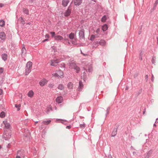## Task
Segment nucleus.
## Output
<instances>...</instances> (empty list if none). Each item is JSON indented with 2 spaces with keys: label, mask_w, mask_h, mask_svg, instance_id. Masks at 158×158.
Masks as SVG:
<instances>
[{
  "label": "nucleus",
  "mask_w": 158,
  "mask_h": 158,
  "mask_svg": "<svg viewBox=\"0 0 158 158\" xmlns=\"http://www.w3.org/2000/svg\"><path fill=\"white\" fill-rule=\"evenodd\" d=\"M71 68L73 69L76 70V73H78L80 70V68L77 66L74 62H71L69 63Z\"/></svg>",
  "instance_id": "nucleus-1"
},
{
  "label": "nucleus",
  "mask_w": 158,
  "mask_h": 158,
  "mask_svg": "<svg viewBox=\"0 0 158 158\" xmlns=\"http://www.w3.org/2000/svg\"><path fill=\"white\" fill-rule=\"evenodd\" d=\"M72 9L71 8L70 5L69 6L67 9L64 12V16L66 17H68L70 16L71 13Z\"/></svg>",
  "instance_id": "nucleus-2"
},
{
  "label": "nucleus",
  "mask_w": 158,
  "mask_h": 158,
  "mask_svg": "<svg viewBox=\"0 0 158 158\" xmlns=\"http://www.w3.org/2000/svg\"><path fill=\"white\" fill-rule=\"evenodd\" d=\"M61 61V60L58 59H56L51 60V65L52 66H56L57 64Z\"/></svg>",
  "instance_id": "nucleus-3"
},
{
  "label": "nucleus",
  "mask_w": 158,
  "mask_h": 158,
  "mask_svg": "<svg viewBox=\"0 0 158 158\" xmlns=\"http://www.w3.org/2000/svg\"><path fill=\"white\" fill-rule=\"evenodd\" d=\"M79 36L80 40H84L85 39V30L84 29H82L80 31L79 33Z\"/></svg>",
  "instance_id": "nucleus-4"
},
{
  "label": "nucleus",
  "mask_w": 158,
  "mask_h": 158,
  "mask_svg": "<svg viewBox=\"0 0 158 158\" xmlns=\"http://www.w3.org/2000/svg\"><path fill=\"white\" fill-rule=\"evenodd\" d=\"M82 0H72L71 3L73 2L74 5L76 6H79L82 3Z\"/></svg>",
  "instance_id": "nucleus-5"
},
{
  "label": "nucleus",
  "mask_w": 158,
  "mask_h": 158,
  "mask_svg": "<svg viewBox=\"0 0 158 158\" xmlns=\"http://www.w3.org/2000/svg\"><path fill=\"white\" fill-rule=\"evenodd\" d=\"M48 82V81L46 79L43 78L39 82V84L41 86H43L46 84Z\"/></svg>",
  "instance_id": "nucleus-6"
},
{
  "label": "nucleus",
  "mask_w": 158,
  "mask_h": 158,
  "mask_svg": "<svg viewBox=\"0 0 158 158\" xmlns=\"http://www.w3.org/2000/svg\"><path fill=\"white\" fill-rule=\"evenodd\" d=\"M63 37L60 35H57L56 36L54 40L57 41L62 42L64 40Z\"/></svg>",
  "instance_id": "nucleus-7"
},
{
  "label": "nucleus",
  "mask_w": 158,
  "mask_h": 158,
  "mask_svg": "<svg viewBox=\"0 0 158 158\" xmlns=\"http://www.w3.org/2000/svg\"><path fill=\"white\" fill-rule=\"evenodd\" d=\"M119 125L116 126V127L114 128L111 134L112 137H114L117 134V129Z\"/></svg>",
  "instance_id": "nucleus-8"
},
{
  "label": "nucleus",
  "mask_w": 158,
  "mask_h": 158,
  "mask_svg": "<svg viewBox=\"0 0 158 158\" xmlns=\"http://www.w3.org/2000/svg\"><path fill=\"white\" fill-rule=\"evenodd\" d=\"M152 151L151 150H150L148 152L145 154L144 156V158H149V156L151 155L152 153Z\"/></svg>",
  "instance_id": "nucleus-9"
},
{
  "label": "nucleus",
  "mask_w": 158,
  "mask_h": 158,
  "mask_svg": "<svg viewBox=\"0 0 158 158\" xmlns=\"http://www.w3.org/2000/svg\"><path fill=\"white\" fill-rule=\"evenodd\" d=\"M83 87V85L81 81H80L79 82V86L77 88V90L79 91H81Z\"/></svg>",
  "instance_id": "nucleus-10"
},
{
  "label": "nucleus",
  "mask_w": 158,
  "mask_h": 158,
  "mask_svg": "<svg viewBox=\"0 0 158 158\" xmlns=\"http://www.w3.org/2000/svg\"><path fill=\"white\" fill-rule=\"evenodd\" d=\"M3 123L5 125V127L7 129H9L10 127V124L8 123L6 121H4L3 122Z\"/></svg>",
  "instance_id": "nucleus-11"
},
{
  "label": "nucleus",
  "mask_w": 158,
  "mask_h": 158,
  "mask_svg": "<svg viewBox=\"0 0 158 158\" xmlns=\"http://www.w3.org/2000/svg\"><path fill=\"white\" fill-rule=\"evenodd\" d=\"M63 100V98L62 96L57 97L56 99V101L58 103H61Z\"/></svg>",
  "instance_id": "nucleus-12"
},
{
  "label": "nucleus",
  "mask_w": 158,
  "mask_h": 158,
  "mask_svg": "<svg viewBox=\"0 0 158 158\" xmlns=\"http://www.w3.org/2000/svg\"><path fill=\"white\" fill-rule=\"evenodd\" d=\"M6 35L4 32H1L0 33V39L4 40L6 39Z\"/></svg>",
  "instance_id": "nucleus-13"
},
{
  "label": "nucleus",
  "mask_w": 158,
  "mask_h": 158,
  "mask_svg": "<svg viewBox=\"0 0 158 158\" xmlns=\"http://www.w3.org/2000/svg\"><path fill=\"white\" fill-rule=\"evenodd\" d=\"M69 2V0H62V4L63 6L65 7L67 6Z\"/></svg>",
  "instance_id": "nucleus-14"
},
{
  "label": "nucleus",
  "mask_w": 158,
  "mask_h": 158,
  "mask_svg": "<svg viewBox=\"0 0 158 158\" xmlns=\"http://www.w3.org/2000/svg\"><path fill=\"white\" fill-rule=\"evenodd\" d=\"M57 72L59 76V77L61 78H63L64 77L63 73L62 71L60 69L58 70L57 71Z\"/></svg>",
  "instance_id": "nucleus-15"
},
{
  "label": "nucleus",
  "mask_w": 158,
  "mask_h": 158,
  "mask_svg": "<svg viewBox=\"0 0 158 158\" xmlns=\"http://www.w3.org/2000/svg\"><path fill=\"white\" fill-rule=\"evenodd\" d=\"M2 60L6 61L7 59V55L6 53H3L1 55Z\"/></svg>",
  "instance_id": "nucleus-16"
},
{
  "label": "nucleus",
  "mask_w": 158,
  "mask_h": 158,
  "mask_svg": "<svg viewBox=\"0 0 158 158\" xmlns=\"http://www.w3.org/2000/svg\"><path fill=\"white\" fill-rule=\"evenodd\" d=\"M16 156H19V157H23L24 156L23 153L21 150H20L18 151Z\"/></svg>",
  "instance_id": "nucleus-17"
},
{
  "label": "nucleus",
  "mask_w": 158,
  "mask_h": 158,
  "mask_svg": "<svg viewBox=\"0 0 158 158\" xmlns=\"http://www.w3.org/2000/svg\"><path fill=\"white\" fill-rule=\"evenodd\" d=\"M108 28V26L107 24H104L102 27V30L103 31L107 30Z\"/></svg>",
  "instance_id": "nucleus-18"
},
{
  "label": "nucleus",
  "mask_w": 158,
  "mask_h": 158,
  "mask_svg": "<svg viewBox=\"0 0 158 158\" xmlns=\"http://www.w3.org/2000/svg\"><path fill=\"white\" fill-rule=\"evenodd\" d=\"M75 34L74 33L71 32L70 34L68 35V37L71 40H73L74 38Z\"/></svg>",
  "instance_id": "nucleus-19"
},
{
  "label": "nucleus",
  "mask_w": 158,
  "mask_h": 158,
  "mask_svg": "<svg viewBox=\"0 0 158 158\" xmlns=\"http://www.w3.org/2000/svg\"><path fill=\"white\" fill-rule=\"evenodd\" d=\"M31 68H27V67H26V69H25V74L26 75H27L29 74V73L31 71Z\"/></svg>",
  "instance_id": "nucleus-20"
},
{
  "label": "nucleus",
  "mask_w": 158,
  "mask_h": 158,
  "mask_svg": "<svg viewBox=\"0 0 158 158\" xmlns=\"http://www.w3.org/2000/svg\"><path fill=\"white\" fill-rule=\"evenodd\" d=\"M32 63L31 62L29 61L27 63L26 67L29 68H31Z\"/></svg>",
  "instance_id": "nucleus-21"
},
{
  "label": "nucleus",
  "mask_w": 158,
  "mask_h": 158,
  "mask_svg": "<svg viewBox=\"0 0 158 158\" xmlns=\"http://www.w3.org/2000/svg\"><path fill=\"white\" fill-rule=\"evenodd\" d=\"M107 16L106 15H104L101 18V21L102 22H105L107 19Z\"/></svg>",
  "instance_id": "nucleus-22"
},
{
  "label": "nucleus",
  "mask_w": 158,
  "mask_h": 158,
  "mask_svg": "<svg viewBox=\"0 0 158 158\" xmlns=\"http://www.w3.org/2000/svg\"><path fill=\"white\" fill-rule=\"evenodd\" d=\"M106 42L104 40H99V45L101 46H104L106 44Z\"/></svg>",
  "instance_id": "nucleus-23"
},
{
  "label": "nucleus",
  "mask_w": 158,
  "mask_h": 158,
  "mask_svg": "<svg viewBox=\"0 0 158 158\" xmlns=\"http://www.w3.org/2000/svg\"><path fill=\"white\" fill-rule=\"evenodd\" d=\"M34 95V92L32 90H30L28 93V96L29 97L31 98Z\"/></svg>",
  "instance_id": "nucleus-24"
},
{
  "label": "nucleus",
  "mask_w": 158,
  "mask_h": 158,
  "mask_svg": "<svg viewBox=\"0 0 158 158\" xmlns=\"http://www.w3.org/2000/svg\"><path fill=\"white\" fill-rule=\"evenodd\" d=\"M51 121L50 120H45L43 121L42 123L43 124H44L45 125H47L49 124L50 122H51Z\"/></svg>",
  "instance_id": "nucleus-25"
},
{
  "label": "nucleus",
  "mask_w": 158,
  "mask_h": 158,
  "mask_svg": "<svg viewBox=\"0 0 158 158\" xmlns=\"http://www.w3.org/2000/svg\"><path fill=\"white\" fill-rule=\"evenodd\" d=\"M22 51V56L23 55L25 54L26 53V49L25 48V47L24 46H23L22 49L21 50Z\"/></svg>",
  "instance_id": "nucleus-26"
},
{
  "label": "nucleus",
  "mask_w": 158,
  "mask_h": 158,
  "mask_svg": "<svg viewBox=\"0 0 158 158\" xmlns=\"http://www.w3.org/2000/svg\"><path fill=\"white\" fill-rule=\"evenodd\" d=\"M58 88L60 90H63L64 89V86L62 84H60L59 85Z\"/></svg>",
  "instance_id": "nucleus-27"
},
{
  "label": "nucleus",
  "mask_w": 158,
  "mask_h": 158,
  "mask_svg": "<svg viewBox=\"0 0 158 158\" xmlns=\"http://www.w3.org/2000/svg\"><path fill=\"white\" fill-rule=\"evenodd\" d=\"M5 24V22L3 20H0V26L3 27Z\"/></svg>",
  "instance_id": "nucleus-28"
},
{
  "label": "nucleus",
  "mask_w": 158,
  "mask_h": 158,
  "mask_svg": "<svg viewBox=\"0 0 158 158\" xmlns=\"http://www.w3.org/2000/svg\"><path fill=\"white\" fill-rule=\"evenodd\" d=\"M73 84L71 82H69L67 85V87L69 89H72Z\"/></svg>",
  "instance_id": "nucleus-29"
},
{
  "label": "nucleus",
  "mask_w": 158,
  "mask_h": 158,
  "mask_svg": "<svg viewBox=\"0 0 158 158\" xmlns=\"http://www.w3.org/2000/svg\"><path fill=\"white\" fill-rule=\"evenodd\" d=\"M0 117L2 118H3L5 117V113L4 111H2L0 113Z\"/></svg>",
  "instance_id": "nucleus-30"
},
{
  "label": "nucleus",
  "mask_w": 158,
  "mask_h": 158,
  "mask_svg": "<svg viewBox=\"0 0 158 158\" xmlns=\"http://www.w3.org/2000/svg\"><path fill=\"white\" fill-rule=\"evenodd\" d=\"M19 20L20 21V22L23 25L25 24V21L22 17H20L19 19Z\"/></svg>",
  "instance_id": "nucleus-31"
},
{
  "label": "nucleus",
  "mask_w": 158,
  "mask_h": 158,
  "mask_svg": "<svg viewBox=\"0 0 158 158\" xmlns=\"http://www.w3.org/2000/svg\"><path fill=\"white\" fill-rule=\"evenodd\" d=\"M49 33L51 35L52 37V38H54L55 39L56 36L55 35V32L54 31H50Z\"/></svg>",
  "instance_id": "nucleus-32"
},
{
  "label": "nucleus",
  "mask_w": 158,
  "mask_h": 158,
  "mask_svg": "<svg viewBox=\"0 0 158 158\" xmlns=\"http://www.w3.org/2000/svg\"><path fill=\"white\" fill-rule=\"evenodd\" d=\"M142 89H140L139 90L138 92L135 94V96L136 97H138L139 95L142 92Z\"/></svg>",
  "instance_id": "nucleus-33"
},
{
  "label": "nucleus",
  "mask_w": 158,
  "mask_h": 158,
  "mask_svg": "<svg viewBox=\"0 0 158 158\" xmlns=\"http://www.w3.org/2000/svg\"><path fill=\"white\" fill-rule=\"evenodd\" d=\"M110 107H108L106 110V113L105 114V117L106 118V117L107 116V115H108V114H109V111H110Z\"/></svg>",
  "instance_id": "nucleus-34"
},
{
  "label": "nucleus",
  "mask_w": 158,
  "mask_h": 158,
  "mask_svg": "<svg viewBox=\"0 0 158 158\" xmlns=\"http://www.w3.org/2000/svg\"><path fill=\"white\" fill-rule=\"evenodd\" d=\"M85 124L84 123L83 124H80V127L81 129H84L85 127Z\"/></svg>",
  "instance_id": "nucleus-35"
},
{
  "label": "nucleus",
  "mask_w": 158,
  "mask_h": 158,
  "mask_svg": "<svg viewBox=\"0 0 158 158\" xmlns=\"http://www.w3.org/2000/svg\"><path fill=\"white\" fill-rule=\"evenodd\" d=\"M23 12L24 13L27 15H28L29 14L28 10L27 9H25L24 8L23 9Z\"/></svg>",
  "instance_id": "nucleus-36"
},
{
  "label": "nucleus",
  "mask_w": 158,
  "mask_h": 158,
  "mask_svg": "<svg viewBox=\"0 0 158 158\" xmlns=\"http://www.w3.org/2000/svg\"><path fill=\"white\" fill-rule=\"evenodd\" d=\"M88 70L87 69H85L86 72H87L88 71L89 73H91L92 71V69L91 67H89L88 68Z\"/></svg>",
  "instance_id": "nucleus-37"
},
{
  "label": "nucleus",
  "mask_w": 158,
  "mask_h": 158,
  "mask_svg": "<svg viewBox=\"0 0 158 158\" xmlns=\"http://www.w3.org/2000/svg\"><path fill=\"white\" fill-rule=\"evenodd\" d=\"M15 107L17 109V110L19 111L20 109V107L21 106V105H17V104H15Z\"/></svg>",
  "instance_id": "nucleus-38"
},
{
  "label": "nucleus",
  "mask_w": 158,
  "mask_h": 158,
  "mask_svg": "<svg viewBox=\"0 0 158 158\" xmlns=\"http://www.w3.org/2000/svg\"><path fill=\"white\" fill-rule=\"evenodd\" d=\"M94 43L95 44H97L98 45L99 44V40H96Z\"/></svg>",
  "instance_id": "nucleus-39"
},
{
  "label": "nucleus",
  "mask_w": 158,
  "mask_h": 158,
  "mask_svg": "<svg viewBox=\"0 0 158 158\" xmlns=\"http://www.w3.org/2000/svg\"><path fill=\"white\" fill-rule=\"evenodd\" d=\"M64 40L65 41V42H66L67 43H68V44L69 45H70V42L69 41V39H64Z\"/></svg>",
  "instance_id": "nucleus-40"
},
{
  "label": "nucleus",
  "mask_w": 158,
  "mask_h": 158,
  "mask_svg": "<svg viewBox=\"0 0 158 158\" xmlns=\"http://www.w3.org/2000/svg\"><path fill=\"white\" fill-rule=\"evenodd\" d=\"M95 38V35H91V37H90V40L91 41H93V40H94Z\"/></svg>",
  "instance_id": "nucleus-41"
},
{
  "label": "nucleus",
  "mask_w": 158,
  "mask_h": 158,
  "mask_svg": "<svg viewBox=\"0 0 158 158\" xmlns=\"http://www.w3.org/2000/svg\"><path fill=\"white\" fill-rule=\"evenodd\" d=\"M54 86V85L52 84H50L48 85V86L50 88H52Z\"/></svg>",
  "instance_id": "nucleus-42"
},
{
  "label": "nucleus",
  "mask_w": 158,
  "mask_h": 158,
  "mask_svg": "<svg viewBox=\"0 0 158 158\" xmlns=\"http://www.w3.org/2000/svg\"><path fill=\"white\" fill-rule=\"evenodd\" d=\"M70 42L73 45L76 44V40H71Z\"/></svg>",
  "instance_id": "nucleus-43"
},
{
  "label": "nucleus",
  "mask_w": 158,
  "mask_h": 158,
  "mask_svg": "<svg viewBox=\"0 0 158 158\" xmlns=\"http://www.w3.org/2000/svg\"><path fill=\"white\" fill-rule=\"evenodd\" d=\"M4 71V68L2 67H0V74L2 73Z\"/></svg>",
  "instance_id": "nucleus-44"
},
{
  "label": "nucleus",
  "mask_w": 158,
  "mask_h": 158,
  "mask_svg": "<svg viewBox=\"0 0 158 158\" xmlns=\"http://www.w3.org/2000/svg\"><path fill=\"white\" fill-rule=\"evenodd\" d=\"M53 75L56 77H59L57 72L55 73H54L53 74Z\"/></svg>",
  "instance_id": "nucleus-45"
},
{
  "label": "nucleus",
  "mask_w": 158,
  "mask_h": 158,
  "mask_svg": "<svg viewBox=\"0 0 158 158\" xmlns=\"http://www.w3.org/2000/svg\"><path fill=\"white\" fill-rule=\"evenodd\" d=\"M158 3V0H156L155 1V3H154V6H155V7H156V6H157V5Z\"/></svg>",
  "instance_id": "nucleus-46"
},
{
  "label": "nucleus",
  "mask_w": 158,
  "mask_h": 158,
  "mask_svg": "<svg viewBox=\"0 0 158 158\" xmlns=\"http://www.w3.org/2000/svg\"><path fill=\"white\" fill-rule=\"evenodd\" d=\"M50 37L49 35L48 34H46V35H45V38H47V39L49 38Z\"/></svg>",
  "instance_id": "nucleus-47"
},
{
  "label": "nucleus",
  "mask_w": 158,
  "mask_h": 158,
  "mask_svg": "<svg viewBox=\"0 0 158 158\" xmlns=\"http://www.w3.org/2000/svg\"><path fill=\"white\" fill-rule=\"evenodd\" d=\"M83 76L85 78L86 77V73L85 71H84L83 72Z\"/></svg>",
  "instance_id": "nucleus-48"
},
{
  "label": "nucleus",
  "mask_w": 158,
  "mask_h": 158,
  "mask_svg": "<svg viewBox=\"0 0 158 158\" xmlns=\"http://www.w3.org/2000/svg\"><path fill=\"white\" fill-rule=\"evenodd\" d=\"M100 31V29L99 28H98L96 31V32L97 33H98Z\"/></svg>",
  "instance_id": "nucleus-49"
},
{
  "label": "nucleus",
  "mask_w": 158,
  "mask_h": 158,
  "mask_svg": "<svg viewBox=\"0 0 158 158\" xmlns=\"http://www.w3.org/2000/svg\"><path fill=\"white\" fill-rule=\"evenodd\" d=\"M71 125H69V126H67L66 127V128H67V129H70L71 128Z\"/></svg>",
  "instance_id": "nucleus-50"
},
{
  "label": "nucleus",
  "mask_w": 158,
  "mask_h": 158,
  "mask_svg": "<svg viewBox=\"0 0 158 158\" xmlns=\"http://www.w3.org/2000/svg\"><path fill=\"white\" fill-rule=\"evenodd\" d=\"M49 40V39H46L44 40H43L42 42L44 43L46 41H48Z\"/></svg>",
  "instance_id": "nucleus-51"
},
{
  "label": "nucleus",
  "mask_w": 158,
  "mask_h": 158,
  "mask_svg": "<svg viewBox=\"0 0 158 158\" xmlns=\"http://www.w3.org/2000/svg\"><path fill=\"white\" fill-rule=\"evenodd\" d=\"M145 78L146 81H147L148 80V76L147 75L145 76Z\"/></svg>",
  "instance_id": "nucleus-52"
},
{
  "label": "nucleus",
  "mask_w": 158,
  "mask_h": 158,
  "mask_svg": "<svg viewBox=\"0 0 158 158\" xmlns=\"http://www.w3.org/2000/svg\"><path fill=\"white\" fill-rule=\"evenodd\" d=\"M133 154L134 155L136 156L137 155V154L136 153V152H133Z\"/></svg>",
  "instance_id": "nucleus-53"
},
{
  "label": "nucleus",
  "mask_w": 158,
  "mask_h": 158,
  "mask_svg": "<svg viewBox=\"0 0 158 158\" xmlns=\"http://www.w3.org/2000/svg\"><path fill=\"white\" fill-rule=\"evenodd\" d=\"M11 144L10 143H8L7 146V147L9 148L10 147Z\"/></svg>",
  "instance_id": "nucleus-54"
},
{
  "label": "nucleus",
  "mask_w": 158,
  "mask_h": 158,
  "mask_svg": "<svg viewBox=\"0 0 158 158\" xmlns=\"http://www.w3.org/2000/svg\"><path fill=\"white\" fill-rule=\"evenodd\" d=\"M36 0H29L30 2L31 3H33Z\"/></svg>",
  "instance_id": "nucleus-55"
},
{
  "label": "nucleus",
  "mask_w": 158,
  "mask_h": 158,
  "mask_svg": "<svg viewBox=\"0 0 158 158\" xmlns=\"http://www.w3.org/2000/svg\"><path fill=\"white\" fill-rule=\"evenodd\" d=\"M3 91L2 89H0V95H2V94Z\"/></svg>",
  "instance_id": "nucleus-56"
},
{
  "label": "nucleus",
  "mask_w": 158,
  "mask_h": 158,
  "mask_svg": "<svg viewBox=\"0 0 158 158\" xmlns=\"http://www.w3.org/2000/svg\"><path fill=\"white\" fill-rule=\"evenodd\" d=\"M56 120H61V121H65L66 122V120H63L61 119H58Z\"/></svg>",
  "instance_id": "nucleus-57"
},
{
  "label": "nucleus",
  "mask_w": 158,
  "mask_h": 158,
  "mask_svg": "<svg viewBox=\"0 0 158 158\" xmlns=\"http://www.w3.org/2000/svg\"><path fill=\"white\" fill-rule=\"evenodd\" d=\"M156 7H155V6H153V8L151 10H154L156 8Z\"/></svg>",
  "instance_id": "nucleus-58"
},
{
  "label": "nucleus",
  "mask_w": 158,
  "mask_h": 158,
  "mask_svg": "<svg viewBox=\"0 0 158 158\" xmlns=\"http://www.w3.org/2000/svg\"><path fill=\"white\" fill-rule=\"evenodd\" d=\"M154 78V76H153V75H152V81H153Z\"/></svg>",
  "instance_id": "nucleus-59"
},
{
  "label": "nucleus",
  "mask_w": 158,
  "mask_h": 158,
  "mask_svg": "<svg viewBox=\"0 0 158 158\" xmlns=\"http://www.w3.org/2000/svg\"><path fill=\"white\" fill-rule=\"evenodd\" d=\"M4 6V5L2 3H0V7H3Z\"/></svg>",
  "instance_id": "nucleus-60"
},
{
  "label": "nucleus",
  "mask_w": 158,
  "mask_h": 158,
  "mask_svg": "<svg viewBox=\"0 0 158 158\" xmlns=\"http://www.w3.org/2000/svg\"><path fill=\"white\" fill-rule=\"evenodd\" d=\"M158 123V118H156V121L155 122V123Z\"/></svg>",
  "instance_id": "nucleus-61"
},
{
  "label": "nucleus",
  "mask_w": 158,
  "mask_h": 158,
  "mask_svg": "<svg viewBox=\"0 0 158 158\" xmlns=\"http://www.w3.org/2000/svg\"><path fill=\"white\" fill-rule=\"evenodd\" d=\"M138 76V74H135L134 75V77H137Z\"/></svg>",
  "instance_id": "nucleus-62"
},
{
  "label": "nucleus",
  "mask_w": 158,
  "mask_h": 158,
  "mask_svg": "<svg viewBox=\"0 0 158 158\" xmlns=\"http://www.w3.org/2000/svg\"><path fill=\"white\" fill-rule=\"evenodd\" d=\"M128 89H129V87L127 86H126V88H125V90H128Z\"/></svg>",
  "instance_id": "nucleus-63"
},
{
  "label": "nucleus",
  "mask_w": 158,
  "mask_h": 158,
  "mask_svg": "<svg viewBox=\"0 0 158 158\" xmlns=\"http://www.w3.org/2000/svg\"><path fill=\"white\" fill-rule=\"evenodd\" d=\"M22 157H19V156H16V158H22Z\"/></svg>",
  "instance_id": "nucleus-64"
}]
</instances>
